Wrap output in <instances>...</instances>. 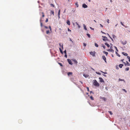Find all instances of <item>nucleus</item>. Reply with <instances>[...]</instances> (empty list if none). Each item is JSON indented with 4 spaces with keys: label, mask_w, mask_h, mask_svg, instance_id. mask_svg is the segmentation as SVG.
Returning a JSON list of instances; mask_svg holds the SVG:
<instances>
[{
    "label": "nucleus",
    "mask_w": 130,
    "mask_h": 130,
    "mask_svg": "<svg viewBox=\"0 0 130 130\" xmlns=\"http://www.w3.org/2000/svg\"><path fill=\"white\" fill-rule=\"evenodd\" d=\"M49 28L50 29V31H52V29H51V27L50 26H49Z\"/></svg>",
    "instance_id": "3c124183"
},
{
    "label": "nucleus",
    "mask_w": 130,
    "mask_h": 130,
    "mask_svg": "<svg viewBox=\"0 0 130 130\" xmlns=\"http://www.w3.org/2000/svg\"><path fill=\"white\" fill-rule=\"evenodd\" d=\"M114 47L115 48V49L116 50V52H118V49L117 47H116V46H114Z\"/></svg>",
    "instance_id": "4c0bfd02"
},
{
    "label": "nucleus",
    "mask_w": 130,
    "mask_h": 130,
    "mask_svg": "<svg viewBox=\"0 0 130 130\" xmlns=\"http://www.w3.org/2000/svg\"><path fill=\"white\" fill-rule=\"evenodd\" d=\"M122 53L124 56H127L128 55L127 53L124 52H122Z\"/></svg>",
    "instance_id": "ddd939ff"
},
{
    "label": "nucleus",
    "mask_w": 130,
    "mask_h": 130,
    "mask_svg": "<svg viewBox=\"0 0 130 130\" xmlns=\"http://www.w3.org/2000/svg\"><path fill=\"white\" fill-rule=\"evenodd\" d=\"M102 47H103L104 49H105V45H104L103 44H102Z\"/></svg>",
    "instance_id": "ea45409f"
},
{
    "label": "nucleus",
    "mask_w": 130,
    "mask_h": 130,
    "mask_svg": "<svg viewBox=\"0 0 130 130\" xmlns=\"http://www.w3.org/2000/svg\"><path fill=\"white\" fill-rule=\"evenodd\" d=\"M48 19L47 18L46 19V20H45V22H48Z\"/></svg>",
    "instance_id": "13d9d810"
},
{
    "label": "nucleus",
    "mask_w": 130,
    "mask_h": 130,
    "mask_svg": "<svg viewBox=\"0 0 130 130\" xmlns=\"http://www.w3.org/2000/svg\"><path fill=\"white\" fill-rule=\"evenodd\" d=\"M68 31H71V30L69 28H68Z\"/></svg>",
    "instance_id": "680f3d73"
},
{
    "label": "nucleus",
    "mask_w": 130,
    "mask_h": 130,
    "mask_svg": "<svg viewBox=\"0 0 130 130\" xmlns=\"http://www.w3.org/2000/svg\"><path fill=\"white\" fill-rule=\"evenodd\" d=\"M46 34H48L50 33V31L49 30H48L46 31Z\"/></svg>",
    "instance_id": "58836bf2"
},
{
    "label": "nucleus",
    "mask_w": 130,
    "mask_h": 130,
    "mask_svg": "<svg viewBox=\"0 0 130 130\" xmlns=\"http://www.w3.org/2000/svg\"><path fill=\"white\" fill-rule=\"evenodd\" d=\"M107 51H108L112 53H113L114 52V50L113 49H108Z\"/></svg>",
    "instance_id": "1a4fd4ad"
},
{
    "label": "nucleus",
    "mask_w": 130,
    "mask_h": 130,
    "mask_svg": "<svg viewBox=\"0 0 130 130\" xmlns=\"http://www.w3.org/2000/svg\"><path fill=\"white\" fill-rule=\"evenodd\" d=\"M50 5H51V7H55V6H54V4H50Z\"/></svg>",
    "instance_id": "72a5a7b5"
},
{
    "label": "nucleus",
    "mask_w": 130,
    "mask_h": 130,
    "mask_svg": "<svg viewBox=\"0 0 130 130\" xmlns=\"http://www.w3.org/2000/svg\"><path fill=\"white\" fill-rule=\"evenodd\" d=\"M116 54L117 56H118L119 57H120L121 56L117 52H116Z\"/></svg>",
    "instance_id": "5701e85b"
},
{
    "label": "nucleus",
    "mask_w": 130,
    "mask_h": 130,
    "mask_svg": "<svg viewBox=\"0 0 130 130\" xmlns=\"http://www.w3.org/2000/svg\"><path fill=\"white\" fill-rule=\"evenodd\" d=\"M43 26L45 28L47 29L48 28V27L47 26Z\"/></svg>",
    "instance_id": "bf43d9fd"
},
{
    "label": "nucleus",
    "mask_w": 130,
    "mask_h": 130,
    "mask_svg": "<svg viewBox=\"0 0 130 130\" xmlns=\"http://www.w3.org/2000/svg\"><path fill=\"white\" fill-rule=\"evenodd\" d=\"M108 112L110 115H112L113 113L111 111H109Z\"/></svg>",
    "instance_id": "c9c22d12"
},
{
    "label": "nucleus",
    "mask_w": 130,
    "mask_h": 130,
    "mask_svg": "<svg viewBox=\"0 0 130 130\" xmlns=\"http://www.w3.org/2000/svg\"><path fill=\"white\" fill-rule=\"evenodd\" d=\"M94 45L96 47H98L99 46L98 44L97 43H94Z\"/></svg>",
    "instance_id": "2f4dec72"
},
{
    "label": "nucleus",
    "mask_w": 130,
    "mask_h": 130,
    "mask_svg": "<svg viewBox=\"0 0 130 130\" xmlns=\"http://www.w3.org/2000/svg\"><path fill=\"white\" fill-rule=\"evenodd\" d=\"M40 26L41 27H42L43 26L42 23V22L40 23Z\"/></svg>",
    "instance_id": "09e8293b"
},
{
    "label": "nucleus",
    "mask_w": 130,
    "mask_h": 130,
    "mask_svg": "<svg viewBox=\"0 0 130 130\" xmlns=\"http://www.w3.org/2000/svg\"><path fill=\"white\" fill-rule=\"evenodd\" d=\"M60 9H59L58 11V14H57L58 16H60Z\"/></svg>",
    "instance_id": "412c9836"
},
{
    "label": "nucleus",
    "mask_w": 130,
    "mask_h": 130,
    "mask_svg": "<svg viewBox=\"0 0 130 130\" xmlns=\"http://www.w3.org/2000/svg\"><path fill=\"white\" fill-rule=\"evenodd\" d=\"M110 38L111 39V40L113 42H114V40H113V39H112V38L111 37Z\"/></svg>",
    "instance_id": "774afa93"
},
{
    "label": "nucleus",
    "mask_w": 130,
    "mask_h": 130,
    "mask_svg": "<svg viewBox=\"0 0 130 130\" xmlns=\"http://www.w3.org/2000/svg\"><path fill=\"white\" fill-rule=\"evenodd\" d=\"M102 58L103 59L104 61L105 62H107L106 58L104 55H103L102 56Z\"/></svg>",
    "instance_id": "0eeeda50"
},
{
    "label": "nucleus",
    "mask_w": 130,
    "mask_h": 130,
    "mask_svg": "<svg viewBox=\"0 0 130 130\" xmlns=\"http://www.w3.org/2000/svg\"><path fill=\"white\" fill-rule=\"evenodd\" d=\"M129 67H127L125 69V70L126 71H128L129 70Z\"/></svg>",
    "instance_id": "473e14b6"
},
{
    "label": "nucleus",
    "mask_w": 130,
    "mask_h": 130,
    "mask_svg": "<svg viewBox=\"0 0 130 130\" xmlns=\"http://www.w3.org/2000/svg\"><path fill=\"white\" fill-rule=\"evenodd\" d=\"M90 99L91 100H94V98H93V97L92 96H90Z\"/></svg>",
    "instance_id": "393cba45"
},
{
    "label": "nucleus",
    "mask_w": 130,
    "mask_h": 130,
    "mask_svg": "<svg viewBox=\"0 0 130 130\" xmlns=\"http://www.w3.org/2000/svg\"><path fill=\"white\" fill-rule=\"evenodd\" d=\"M119 81H124V82H125V81L124 79H121L120 78H119L118 80Z\"/></svg>",
    "instance_id": "c85d7f7f"
},
{
    "label": "nucleus",
    "mask_w": 130,
    "mask_h": 130,
    "mask_svg": "<svg viewBox=\"0 0 130 130\" xmlns=\"http://www.w3.org/2000/svg\"><path fill=\"white\" fill-rule=\"evenodd\" d=\"M96 73L97 74H99V75H101V73H100V72H96Z\"/></svg>",
    "instance_id": "37998d69"
},
{
    "label": "nucleus",
    "mask_w": 130,
    "mask_h": 130,
    "mask_svg": "<svg viewBox=\"0 0 130 130\" xmlns=\"http://www.w3.org/2000/svg\"><path fill=\"white\" fill-rule=\"evenodd\" d=\"M63 53H64L65 54H67V51H66V50H65L64 51V52H63Z\"/></svg>",
    "instance_id": "49530a36"
},
{
    "label": "nucleus",
    "mask_w": 130,
    "mask_h": 130,
    "mask_svg": "<svg viewBox=\"0 0 130 130\" xmlns=\"http://www.w3.org/2000/svg\"><path fill=\"white\" fill-rule=\"evenodd\" d=\"M67 23L68 25H70V21L69 20H67V21L66 22Z\"/></svg>",
    "instance_id": "f8f14e48"
},
{
    "label": "nucleus",
    "mask_w": 130,
    "mask_h": 130,
    "mask_svg": "<svg viewBox=\"0 0 130 130\" xmlns=\"http://www.w3.org/2000/svg\"><path fill=\"white\" fill-rule=\"evenodd\" d=\"M101 33H102V34H106V33H105V32H103L102 31H101Z\"/></svg>",
    "instance_id": "e2e57ef3"
},
{
    "label": "nucleus",
    "mask_w": 130,
    "mask_h": 130,
    "mask_svg": "<svg viewBox=\"0 0 130 130\" xmlns=\"http://www.w3.org/2000/svg\"><path fill=\"white\" fill-rule=\"evenodd\" d=\"M123 66V65L122 64H120L119 65V67L121 68H122Z\"/></svg>",
    "instance_id": "f3484780"
},
{
    "label": "nucleus",
    "mask_w": 130,
    "mask_h": 130,
    "mask_svg": "<svg viewBox=\"0 0 130 130\" xmlns=\"http://www.w3.org/2000/svg\"><path fill=\"white\" fill-rule=\"evenodd\" d=\"M99 79L100 80V81L101 83H105L104 81L102 78L101 77H99Z\"/></svg>",
    "instance_id": "39448f33"
},
{
    "label": "nucleus",
    "mask_w": 130,
    "mask_h": 130,
    "mask_svg": "<svg viewBox=\"0 0 130 130\" xmlns=\"http://www.w3.org/2000/svg\"><path fill=\"white\" fill-rule=\"evenodd\" d=\"M107 22L108 23H109V19L107 20Z\"/></svg>",
    "instance_id": "338daca9"
},
{
    "label": "nucleus",
    "mask_w": 130,
    "mask_h": 130,
    "mask_svg": "<svg viewBox=\"0 0 130 130\" xmlns=\"http://www.w3.org/2000/svg\"><path fill=\"white\" fill-rule=\"evenodd\" d=\"M116 69L117 70H118L119 69L117 65H116Z\"/></svg>",
    "instance_id": "c03bdc74"
},
{
    "label": "nucleus",
    "mask_w": 130,
    "mask_h": 130,
    "mask_svg": "<svg viewBox=\"0 0 130 130\" xmlns=\"http://www.w3.org/2000/svg\"><path fill=\"white\" fill-rule=\"evenodd\" d=\"M90 53L91 55H92L93 57H94L95 56V52H90Z\"/></svg>",
    "instance_id": "20e7f679"
},
{
    "label": "nucleus",
    "mask_w": 130,
    "mask_h": 130,
    "mask_svg": "<svg viewBox=\"0 0 130 130\" xmlns=\"http://www.w3.org/2000/svg\"><path fill=\"white\" fill-rule=\"evenodd\" d=\"M60 52L61 54H63V51H62H62H60Z\"/></svg>",
    "instance_id": "4d7b16f0"
},
{
    "label": "nucleus",
    "mask_w": 130,
    "mask_h": 130,
    "mask_svg": "<svg viewBox=\"0 0 130 130\" xmlns=\"http://www.w3.org/2000/svg\"><path fill=\"white\" fill-rule=\"evenodd\" d=\"M105 44L108 47H110V45L108 44L107 42H105Z\"/></svg>",
    "instance_id": "dca6fc26"
},
{
    "label": "nucleus",
    "mask_w": 130,
    "mask_h": 130,
    "mask_svg": "<svg viewBox=\"0 0 130 130\" xmlns=\"http://www.w3.org/2000/svg\"><path fill=\"white\" fill-rule=\"evenodd\" d=\"M91 93H92L93 94H94V92L92 91H90V94H91Z\"/></svg>",
    "instance_id": "603ef678"
},
{
    "label": "nucleus",
    "mask_w": 130,
    "mask_h": 130,
    "mask_svg": "<svg viewBox=\"0 0 130 130\" xmlns=\"http://www.w3.org/2000/svg\"><path fill=\"white\" fill-rule=\"evenodd\" d=\"M103 53H104L106 55V56H107L108 54V52L105 51H103Z\"/></svg>",
    "instance_id": "aec40b11"
},
{
    "label": "nucleus",
    "mask_w": 130,
    "mask_h": 130,
    "mask_svg": "<svg viewBox=\"0 0 130 130\" xmlns=\"http://www.w3.org/2000/svg\"><path fill=\"white\" fill-rule=\"evenodd\" d=\"M121 43L123 45H125L126 44L127 42L126 40H125L124 42H123L122 41H120Z\"/></svg>",
    "instance_id": "423d86ee"
},
{
    "label": "nucleus",
    "mask_w": 130,
    "mask_h": 130,
    "mask_svg": "<svg viewBox=\"0 0 130 130\" xmlns=\"http://www.w3.org/2000/svg\"><path fill=\"white\" fill-rule=\"evenodd\" d=\"M76 24L78 26V28L79 29L80 28V25L78 24V23L77 22H76Z\"/></svg>",
    "instance_id": "6ab92c4d"
},
{
    "label": "nucleus",
    "mask_w": 130,
    "mask_h": 130,
    "mask_svg": "<svg viewBox=\"0 0 130 130\" xmlns=\"http://www.w3.org/2000/svg\"><path fill=\"white\" fill-rule=\"evenodd\" d=\"M70 40L71 41L72 43H73V41L71 39V38H70Z\"/></svg>",
    "instance_id": "0e129e2a"
},
{
    "label": "nucleus",
    "mask_w": 130,
    "mask_h": 130,
    "mask_svg": "<svg viewBox=\"0 0 130 130\" xmlns=\"http://www.w3.org/2000/svg\"><path fill=\"white\" fill-rule=\"evenodd\" d=\"M94 82L93 83V84L96 87H98L99 86V84L97 82L96 80H93Z\"/></svg>",
    "instance_id": "f257e3e1"
},
{
    "label": "nucleus",
    "mask_w": 130,
    "mask_h": 130,
    "mask_svg": "<svg viewBox=\"0 0 130 130\" xmlns=\"http://www.w3.org/2000/svg\"><path fill=\"white\" fill-rule=\"evenodd\" d=\"M51 14H53V15H54V12L53 11H52V10H51Z\"/></svg>",
    "instance_id": "b1692460"
},
{
    "label": "nucleus",
    "mask_w": 130,
    "mask_h": 130,
    "mask_svg": "<svg viewBox=\"0 0 130 130\" xmlns=\"http://www.w3.org/2000/svg\"><path fill=\"white\" fill-rule=\"evenodd\" d=\"M64 56L66 58H67V54H65Z\"/></svg>",
    "instance_id": "de8ad7c7"
},
{
    "label": "nucleus",
    "mask_w": 130,
    "mask_h": 130,
    "mask_svg": "<svg viewBox=\"0 0 130 130\" xmlns=\"http://www.w3.org/2000/svg\"><path fill=\"white\" fill-rule=\"evenodd\" d=\"M83 27H84V29L85 30H87V29L86 27V25L84 24H83Z\"/></svg>",
    "instance_id": "a211bd4d"
},
{
    "label": "nucleus",
    "mask_w": 130,
    "mask_h": 130,
    "mask_svg": "<svg viewBox=\"0 0 130 130\" xmlns=\"http://www.w3.org/2000/svg\"><path fill=\"white\" fill-rule=\"evenodd\" d=\"M42 17L40 18V23L42 22L43 21V20H42Z\"/></svg>",
    "instance_id": "f704fd0d"
},
{
    "label": "nucleus",
    "mask_w": 130,
    "mask_h": 130,
    "mask_svg": "<svg viewBox=\"0 0 130 130\" xmlns=\"http://www.w3.org/2000/svg\"><path fill=\"white\" fill-rule=\"evenodd\" d=\"M72 61H73L74 63L76 64H77L78 63V62L77 60L75 59H72Z\"/></svg>",
    "instance_id": "9b49d317"
},
{
    "label": "nucleus",
    "mask_w": 130,
    "mask_h": 130,
    "mask_svg": "<svg viewBox=\"0 0 130 130\" xmlns=\"http://www.w3.org/2000/svg\"><path fill=\"white\" fill-rule=\"evenodd\" d=\"M112 37H113V38H116V36L114 35H112Z\"/></svg>",
    "instance_id": "a18cd8bd"
},
{
    "label": "nucleus",
    "mask_w": 130,
    "mask_h": 130,
    "mask_svg": "<svg viewBox=\"0 0 130 130\" xmlns=\"http://www.w3.org/2000/svg\"><path fill=\"white\" fill-rule=\"evenodd\" d=\"M83 76L86 78H87L89 76V75L85 74H83Z\"/></svg>",
    "instance_id": "9d476101"
},
{
    "label": "nucleus",
    "mask_w": 130,
    "mask_h": 130,
    "mask_svg": "<svg viewBox=\"0 0 130 130\" xmlns=\"http://www.w3.org/2000/svg\"><path fill=\"white\" fill-rule=\"evenodd\" d=\"M71 80L75 84V85L76 84L74 82V81L75 80L74 78H72V79Z\"/></svg>",
    "instance_id": "4be33fe9"
},
{
    "label": "nucleus",
    "mask_w": 130,
    "mask_h": 130,
    "mask_svg": "<svg viewBox=\"0 0 130 130\" xmlns=\"http://www.w3.org/2000/svg\"><path fill=\"white\" fill-rule=\"evenodd\" d=\"M67 60L68 62V63H69V64H70L71 65H72L73 64V63L72 62L71 60L70 59H67Z\"/></svg>",
    "instance_id": "7ed1b4c3"
},
{
    "label": "nucleus",
    "mask_w": 130,
    "mask_h": 130,
    "mask_svg": "<svg viewBox=\"0 0 130 130\" xmlns=\"http://www.w3.org/2000/svg\"><path fill=\"white\" fill-rule=\"evenodd\" d=\"M101 72L103 73V74H107V73L106 72H103L102 71H101Z\"/></svg>",
    "instance_id": "a19ab883"
},
{
    "label": "nucleus",
    "mask_w": 130,
    "mask_h": 130,
    "mask_svg": "<svg viewBox=\"0 0 130 130\" xmlns=\"http://www.w3.org/2000/svg\"><path fill=\"white\" fill-rule=\"evenodd\" d=\"M87 35V36L89 38H90V37H91V36L90 35V34H88V33H87L86 34Z\"/></svg>",
    "instance_id": "7c9ffc66"
},
{
    "label": "nucleus",
    "mask_w": 130,
    "mask_h": 130,
    "mask_svg": "<svg viewBox=\"0 0 130 130\" xmlns=\"http://www.w3.org/2000/svg\"><path fill=\"white\" fill-rule=\"evenodd\" d=\"M103 100L105 101H106L107 99L105 97H103L102 98Z\"/></svg>",
    "instance_id": "bb28decb"
},
{
    "label": "nucleus",
    "mask_w": 130,
    "mask_h": 130,
    "mask_svg": "<svg viewBox=\"0 0 130 130\" xmlns=\"http://www.w3.org/2000/svg\"><path fill=\"white\" fill-rule=\"evenodd\" d=\"M42 13L43 14L42 17H44V13L43 12H42Z\"/></svg>",
    "instance_id": "6e6d98bb"
},
{
    "label": "nucleus",
    "mask_w": 130,
    "mask_h": 130,
    "mask_svg": "<svg viewBox=\"0 0 130 130\" xmlns=\"http://www.w3.org/2000/svg\"><path fill=\"white\" fill-rule=\"evenodd\" d=\"M58 64L60 65V66H61V67H62L63 66L62 64L61 63H59Z\"/></svg>",
    "instance_id": "79ce46f5"
},
{
    "label": "nucleus",
    "mask_w": 130,
    "mask_h": 130,
    "mask_svg": "<svg viewBox=\"0 0 130 130\" xmlns=\"http://www.w3.org/2000/svg\"><path fill=\"white\" fill-rule=\"evenodd\" d=\"M73 73L72 72H69L67 73V75L68 76H70V75H72Z\"/></svg>",
    "instance_id": "2eb2a0df"
},
{
    "label": "nucleus",
    "mask_w": 130,
    "mask_h": 130,
    "mask_svg": "<svg viewBox=\"0 0 130 130\" xmlns=\"http://www.w3.org/2000/svg\"><path fill=\"white\" fill-rule=\"evenodd\" d=\"M82 7L85 8L88 7V6L85 4H84L82 5Z\"/></svg>",
    "instance_id": "6e6552de"
},
{
    "label": "nucleus",
    "mask_w": 130,
    "mask_h": 130,
    "mask_svg": "<svg viewBox=\"0 0 130 130\" xmlns=\"http://www.w3.org/2000/svg\"><path fill=\"white\" fill-rule=\"evenodd\" d=\"M86 44L84 43H83V46L85 47L86 46Z\"/></svg>",
    "instance_id": "8fccbe9b"
},
{
    "label": "nucleus",
    "mask_w": 130,
    "mask_h": 130,
    "mask_svg": "<svg viewBox=\"0 0 130 130\" xmlns=\"http://www.w3.org/2000/svg\"><path fill=\"white\" fill-rule=\"evenodd\" d=\"M127 58L128 59V61L129 62H130V57H129V56H127Z\"/></svg>",
    "instance_id": "c756f323"
},
{
    "label": "nucleus",
    "mask_w": 130,
    "mask_h": 130,
    "mask_svg": "<svg viewBox=\"0 0 130 130\" xmlns=\"http://www.w3.org/2000/svg\"><path fill=\"white\" fill-rule=\"evenodd\" d=\"M123 63H124V64L125 65V66H126V65H127L126 63L125 62H123Z\"/></svg>",
    "instance_id": "5fc2aeb1"
},
{
    "label": "nucleus",
    "mask_w": 130,
    "mask_h": 130,
    "mask_svg": "<svg viewBox=\"0 0 130 130\" xmlns=\"http://www.w3.org/2000/svg\"><path fill=\"white\" fill-rule=\"evenodd\" d=\"M75 5L77 7H78V2H76L75 3Z\"/></svg>",
    "instance_id": "a878e982"
},
{
    "label": "nucleus",
    "mask_w": 130,
    "mask_h": 130,
    "mask_svg": "<svg viewBox=\"0 0 130 130\" xmlns=\"http://www.w3.org/2000/svg\"><path fill=\"white\" fill-rule=\"evenodd\" d=\"M59 46L61 47L62 48V49H63V44H61V43H59Z\"/></svg>",
    "instance_id": "4468645a"
},
{
    "label": "nucleus",
    "mask_w": 130,
    "mask_h": 130,
    "mask_svg": "<svg viewBox=\"0 0 130 130\" xmlns=\"http://www.w3.org/2000/svg\"><path fill=\"white\" fill-rule=\"evenodd\" d=\"M102 37L103 38L102 39L103 41H104L106 42L107 41H109V40L107 39V37H106L102 36Z\"/></svg>",
    "instance_id": "f03ea898"
},
{
    "label": "nucleus",
    "mask_w": 130,
    "mask_h": 130,
    "mask_svg": "<svg viewBox=\"0 0 130 130\" xmlns=\"http://www.w3.org/2000/svg\"><path fill=\"white\" fill-rule=\"evenodd\" d=\"M86 88L87 89V91H89V88L88 87H86Z\"/></svg>",
    "instance_id": "864d4df0"
},
{
    "label": "nucleus",
    "mask_w": 130,
    "mask_h": 130,
    "mask_svg": "<svg viewBox=\"0 0 130 130\" xmlns=\"http://www.w3.org/2000/svg\"><path fill=\"white\" fill-rule=\"evenodd\" d=\"M107 34L108 36L110 38L111 37L110 36L109 34L108 33H107Z\"/></svg>",
    "instance_id": "052dcab7"
},
{
    "label": "nucleus",
    "mask_w": 130,
    "mask_h": 130,
    "mask_svg": "<svg viewBox=\"0 0 130 130\" xmlns=\"http://www.w3.org/2000/svg\"><path fill=\"white\" fill-rule=\"evenodd\" d=\"M127 65V66H130V64L127 61H126Z\"/></svg>",
    "instance_id": "cd10ccee"
},
{
    "label": "nucleus",
    "mask_w": 130,
    "mask_h": 130,
    "mask_svg": "<svg viewBox=\"0 0 130 130\" xmlns=\"http://www.w3.org/2000/svg\"><path fill=\"white\" fill-rule=\"evenodd\" d=\"M120 23L121 24V25H122L123 26H124V27H125V26L124 25V24H123V23L122 22H120Z\"/></svg>",
    "instance_id": "e433bc0d"
},
{
    "label": "nucleus",
    "mask_w": 130,
    "mask_h": 130,
    "mask_svg": "<svg viewBox=\"0 0 130 130\" xmlns=\"http://www.w3.org/2000/svg\"><path fill=\"white\" fill-rule=\"evenodd\" d=\"M90 28L92 30H94V29L93 28H92L91 27H90Z\"/></svg>",
    "instance_id": "69168bd1"
}]
</instances>
